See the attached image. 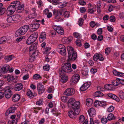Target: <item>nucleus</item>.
Returning a JSON list of instances; mask_svg holds the SVG:
<instances>
[{"label": "nucleus", "mask_w": 124, "mask_h": 124, "mask_svg": "<svg viewBox=\"0 0 124 124\" xmlns=\"http://www.w3.org/2000/svg\"><path fill=\"white\" fill-rule=\"evenodd\" d=\"M67 50L68 54V61H74L76 60L77 57V52L75 51L74 49L70 46L67 47Z\"/></svg>", "instance_id": "obj_1"}, {"label": "nucleus", "mask_w": 124, "mask_h": 124, "mask_svg": "<svg viewBox=\"0 0 124 124\" xmlns=\"http://www.w3.org/2000/svg\"><path fill=\"white\" fill-rule=\"evenodd\" d=\"M63 12V9H62L58 10H54L53 12V15L54 16V18L57 22L62 21V17L63 16L62 14Z\"/></svg>", "instance_id": "obj_2"}, {"label": "nucleus", "mask_w": 124, "mask_h": 124, "mask_svg": "<svg viewBox=\"0 0 124 124\" xmlns=\"http://www.w3.org/2000/svg\"><path fill=\"white\" fill-rule=\"evenodd\" d=\"M29 28V26L24 25L21 27L16 31L15 35L16 36H20L24 34L27 32Z\"/></svg>", "instance_id": "obj_3"}, {"label": "nucleus", "mask_w": 124, "mask_h": 124, "mask_svg": "<svg viewBox=\"0 0 124 124\" xmlns=\"http://www.w3.org/2000/svg\"><path fill=\"white\" fill-rule=\"evenodd\" d=\"M56 51L62 55H65L66 54V48L63 45L60 44L57 47Z\"/></svg>", "instance_id": "obj_4"}, {"label": "nucleus", "mask_w": 124, "mask_h": 124, "mask_svg": "<svg viewBox=\"0 0 124 124\" xmlns=\"http://www.w3.org/2000/svg\"><path fill=\"white\" fill-rule=\"evenodd\" d=\"M80 102L77 101L74 102L70 107L73 109L74 110H75V111L77 112V114H78V112H80Z\"/></svg>", "instance_id": "obj_5"}, {"label": "nucleus", "mask_w": 124, "mask_h": 124, "mask_svg": "<svg viewBox=\"0 0 124 124\" xmlns=\"http://www.w3.org/2000/svg\"><path fill=\"white\" fill-rule=\"evenodd\" d=\"M62 70L65 72H69L71 71V64L67 63L62 65Z\"/></svg>", "instance_id": "obj_6"}, {"label": "nucleus", "mask_w": 124, "mask_h": 124, "mask_svg": "<svg viewBox=\"0 0 124 124\" xmlns=\"http://www.w3.org/2000/svg\"><path fill=\"white\" fill-rule=\"evenodd\" d=\"M80 79V76L79 75L76 74L72 76L70 81L72 83L76 84L79 81Z\"/></svg>", "instance_id": "obj_7"}, {"label": "nucleus", "mask_w": 124, "mask_h": 124, "mask_svg": "<svg viewBox=\"0 0 124 124\" xmlns=\"http://www.w3.org/2000/svg\"><path fill=\"white\" fill-rule=\"evenodd\" d=\"M12 4H11L8 7L6 11L7 15H11L15 11L16 8Z\"/></svg>", "instance_id": "obj_8"}, {"label": "nucleus", "mask_w": 124, "mask_h": 124, "mask_svg": "<svg viewBox=\"0 0 124 124\" xmlns=\"http://www.w3.org/2000/svg\"><path fill=\"white\" fill-rule=\"evenodd\" d=\"M5 96L7 98H10L12 94V92L10 89L9 86H7L4 88Z\"/></svg>", "instance_id": "obj_9"}, {"label": "nucleus", "mask_w": 124, "mask_h": 124, "mask_svg": "<svg viewBox=\"0 0 124 124\" xmlns=\"http://www.w3.org/2000/svg\"><path fill=\"white\" fill-rule=\"evenodd\" d=\"M37 88L39 94H41L43 93L45 91V89L41 83H39L37 84Z\"/></svg>", "instance_id": "obj_10"}, {"label": "nucleus", "mask_w": 124, "mask_h": 124, "mask_svg": "<svg viewBox=\"0 0 124 124\" xmlns=\"http://www.w3.org/2000/svg\"><path fill=\"white\" fill-rule=\"evenodd\" d=\"M74 93L75 90L72 88L67 89L65 90L64 92L65 94L68 96L73 95Z\"/></svg>", "instance_id": "obj_11"}, {"label": "nucleus", "mask_w": 124, "mask_h": 124, "mask_svg": "<svg viewBox=\"0 0 124 124\" xmlns=\"http://www.w3.org/2000/svg\"><path fill=\"white\" fill-rule=\"evenodd\" d=\"M74 112L72 110H70L68 112V114L69 116L71 118L73 119H75L76 117V116L78 115L80 112H78V114H77L75 111V110H74Z\"/></svg>", "instance_id": "obj_12"}, {"label": "nucleus", "mask_w": 124, "mask_h": 124, "mask_svg": "<svg viewBox=\"0 0 124 124\" xmlns=\"http://www.w3.org/2000/svg\"><path fill=\"white\" fill-rule=\"evenodd\" d=\"M91 84V82H87L84 84L81 87L80 90L83 91L86 90L90 86Z\"/></svg>", "instance_id": "obj_13"}, {"label": "nucleus", "mask_w": 124, "mask_h": 124, "mask_svg": "<svg viewBox=\"0 0 124 124\" xmlns=\"http://www.w3.org/2000/svg\"><path fill=\"white\" fill-rule=\"evenodd\" d=\"M38 33L37 32H34L29 37L32 43L35 42L37 39L38 38Z\"/></svg>", "instance_id": "obj_14"}, {"label": "nucleus", "mask_w": 124, "mask_h": 124, "mask_svg": "<svg viewBox=\"0 0 124 124\" xmlns=\"http://www.w3.org/2000/svg\"><path fill=\"white\" fill-rule=\"evenodd\" d=\"M31 29H33L34 31L37 30L39 27L40 24L39 23L30 24L28 25Z\"/></svg>", "instance_id": "obj_15"}, {"label": "nucleus", "mask_w": 124, "mask_h": 124, "mask_svg": "<svg viewBox=\"0 0 124 124\" xmlns=\"http://www.w3.org/2000/svg\"><path fill=\"white\" fill-rule=\"evenodd\" d=\"M23 88V84L21 83H19L15 85L14 89L16 91H19L21 90Z\"/></svg>", "instance_id": "obj_16"}, {"label": "nucleus", "mask_w": 124, "mask_h": 124, "mask_svg": "<svg viewBox=\"0 0 124 124\" xmlns=\"http://www.w3.org/2000/svg\"><path fill=\"white\" fill-rule=\"evenodd\" d=\"M88 112L90 116L93 117L95 115L96 111L94 108H91L89 109Z\"/></svg>", "instance_id": "obj_17"}, {"label": "nucleus", "mask_w": 124, "mask_h": 124, "mask_svg": "<svg viewBox=\"0 0 124 124\" xmlns=\"http://www.w3.org/2000/svg\"><path fill=\"white\" fill-rule=\"evenodd\" d=\"M13 22H17L20 21L21 19V16L19 15L12 16Z\"/></svg>", "instance_id": "obj_18"}, {"label": "nucleus", "mask_w": 124, "mask_h": 124, "mask_svg": "<svg viewBox=\"0 0 124 124\" xmlns=\"http://www.w3.org/2000/svg\"><path fill=\"white\" fill-rule=\"evenodd\" d=\"M16 109V108L14 107H11L9 108L7 110L6 113V115L8 116L9 114L14 113Z\"/></svg>", "instance_id": "obj_19"}, {"label": "nucleus", "mask_w": 124, "mask_h": 124, "mask_svg": "<svg viewBox=\"0 0 124 124\" xmlns=\"http://www.w3.org/2000/svg\"><path fill=\"white\" fill-rule=\"evenodd\" d=\"M20 98V95L18 94H15L13 95L12 100L15 102H16L18 101Z\"/></svg>", "instance_id": "obj_20"}, {"label": "nucleus", "mask_w": 124, "mask_h": 124, "mask_svg": "<svg viewBox=\"0 0 124 124\" xmlns=\"http://www.w3.org/2000/svg\"><path fill=\"white\" fill-rule=\"evenodd\" d=\"M108 97L116 100L117 101H119V99L116 95L111 93H109L108 94Z\"/></svg>", "instance_id": "obj_21"}, {"label": "nucleus", "mask_w": 124, "mask_h": 124, "mask_svg": "<svg viewBox=\"0 0 124 124\" xmlns=\"http://www.w3.org/2000/svg\"><path fill=\"white\" fill-rule=\"evenodd\" d=\"M46 34L45 32H43L41 33L39 37V40L40 42H42L46 39Z\"/></svg>", "instance_id": "obj_22"}, {"label": "nucleus", "mask_w": 124, "mask_h": 124, "mask_svg": "<svg viewBox=\"0 0 124 124\" xmlns=\"http://www.w3.org/2000/svg\"><path fill=\"white\" fill-rule=\"evenodd\" d=\"M9 66L8 65H6V66H2L0 68V70L4 73L8 71L9 69Z\"/></svg>", "instance_id": "obj_23"}, {"label": "nucleus", "mask_w": 124, "mask_h": 124, "mask_svg": "<svg viewBox=\"0 0 124 124\" xmlns=\"http://www.w3.org/2000/svg\"><path fill=\"white\" fill-rule=\"evenodd\" d=\"M113 72L114 74L116 76L119 77H123L124 76V73L117 72L116 70H113Z\"/></svg>", "instance_id": "obj_24"}, {"label": "nucleus", "mask_w": 124, "mask_h": 124, "mask_svg": "<svg viewBox=\"0 0 124 124\" xmlns=\"http://www.w3.org/2000/svg\"><path fill=\"white\" fill-rule=\"evenodd\" d=\"M24 6L23 4H20V6H19L16 8V11L18 13H21L23 11Z\"/></svg>", "instance_id": "obj_25"}, {"label": "nucleus", "mask_w": 124, "mask_h": 124, "mask_svg": "<svg viewBox=\"0 0 124 124\" xmlns=\"http://www.w3.org/2000/svg\"><path fill=\"white\" fill-rule=\"evenodd\" d=\"M68 80V76L66 75H63L62 76L60 81L63 83H66Z\"/></svg>", "instance_id": "obj_26"}, {"label": "nucleus", "mask_w": 124, "mask_h": 124, "mask_svg": "<svg viewBox=\"0 0 124 124\" xmlns=\"http://www.w3.org/2000/svg\"><path fill=\"white\" fill-rule=\"evenodd\" d=\"M20 2L18 0H16L13 1L11 3V4H12L14 6V7L17 8L19 6H20Z\"/></svg>", "instance_id": "obj_27"}, {"label": "nucleus", "mask_w": 124, "mask_h": 124, "mask_svg": "<svg viewBox=\"0 0 124 124\" xmlns=\"http://www.w3.org/2000/svg\"><path fill=\"white\" fill-rule=\"evenodd\" d=\"M37 43H35L31 45L29 47V51H31L35 50L37 49Z\"/></svg>", "instance_id": "obj_28"}, {"label": "nucleus", "mask_w": 124, "mask_h": 124, "mask_svg": "<svg viewBox=\"0 0 124 124\" xmlns=\"http://www.w3.org/2000/svg\"><path fill=\"white\" fill-rule=\"evenodd\" d=\"M86 103L87 106H90L92 105L93 103V101L91 99H88L86 100Z\"/></svg>", "instance_id": "obj_29"}, {"label": "nucleus", "mask_w": 124, "mask_h": 124, "mask_svg": "<svg viewBox=\"0 0 124 124\" xmlns=\"http://www.w3.org/2000/svg\"><path fill=\"white\" fill-rule=\"evenodd\" d=\"M5 78H7L8 81L9 82L11 81L14 82L13 81L15 79V78L14 77L11 75H8L7 76L5 77Z\"/></svg>", "instance_id": "obj_30"}, {"label": "nucleus", "mask_w": 124, "mask_h": 124, "mask_svg": "<svg viewBox=\"0 0 124 124\" xmlns=\"http://www.w3.org/2000/svg\"><path fill=\"white\" fill-rule=\"evenodd\" d=\"M107 118L109 120H114L115 119V117L113 114L110 113L108 116Z\"/></svg>", "instance_id": "obj_31"}, {"label": "nucleus", "mask_w": 124, "mask_h": 124, "mask_svg": "<svg viewBox=\"0 0 124 124\" xmlns=\"http://www.w3.org/2000/svg\"><path fill=\"white\" fill-rule=\"evenodd\" d=\"M113 85L111 84H108L105 85L104 86V88L107 89L112 90L113 89Z\"/></svg>", "instance_id": "obj_32"}, {"label": "nucleus", "mask_w": 124, "mask_h": 124, "mask_svg": "<svg viewBox=\"0 0 124 124\" xmlns=\"http://www.w3.org/2000/svg\"><path fill=\"white\" fill-rule=\"evenodd\" d=\"M27 95L30 98H32L34 96L31 90L29 89L27 90Z\"/></svg>", "instance_id": "obj_33"}, {"label": "nucleus", "mask_w": 124, "mask_h": 124, "mask_svg": "<svg viewBox=\"0 0 124 124\" xmlns=\"http://www.w3.org/2000/svg\"><path fill=\"white\" fill-rule=\"evenodd\" d=\"M103 95V93L100 91H97L94 94V96L95 97H101Z\"/></svg>", "instance_id": "obj_34"}, {"label": "nucleus", "mask_w": 124, "mask_h": 124, "mask_svg": "<svg viewBox=\"0 0 124 124\" xmlns=\"http://www.w3.org/2000/svg\"><path fill=\"white\" fill-rule=\"evenodd\" d=\"M75 102V100L74 98H70L68 101V106H71V105L74 103V102Z\"/></svg>", "instance_id": "obj_35"}, {"label": "nucleus", "mask_w": 124, "mask_h": 124, "mask_svg": "<svg viewBox=\"0 0 124 124\" xmlns=\"http://www.w3.org/2000/svg\"><path fill=\"white\" fill-rule=\"evenodd\" d=\"M13 56L12 55H9L6 56L5 59L7 62H9L11 61L13 58Z\"/></svg>", "instance_id": "obj_36"}, {"label": "nucleus", "mask_w": 124, "mask_h": 124, "mask_svg": "<svg viewBox=\"0 0 124 124\" xmlns=\"http://www.w3.org/2000/svg\"><path fill=\"white\" fill-rule=\"evenodd\" d=\"M120 98L124 100V93L122 91H120L119 93Z\"/></svg>", "instance_id": "obj_37"}, {"label": "nucleus", "mask_w": 124, "mask_h": 124, "mask_svg": "<svg viewBox=\"0 0 124 124\" xmlns=\"http://www.w3.org/2000/svg\"><path fill=\"white\" fill-rule=\"evenodd\" d=\"M60 29H58L56 32L62 35L64 34V31L63 28L61 27H60Z\"/></svg>", "instance_id": "obj_38"}, {"label": "nucleus", "mask_w": 124, "mask_h": 124, "mask_svg": "<svg viewBox=\"0 0 124 124\" xmlns=\"http://www.w3.org/2000/svg\"><path fill=\"white\" fill-rule=\"evenodd\" d=\"M37 14L36 13H32L30 14L28 16V17L29 19H33L34 18L37 16Z\"/></svg>", "instance_id": "obj_39"}, {"label": "nucleus", "mask_w": 124, "mask_h": 124, "mask_svg": "<svg viewBox=\"0 0 124 124\" xmlns=\"http://www.w3.org/2000/svg\"><path fill=\"white\" fill-rule=\"evenodd\" d=\"M118 78H117L116 80L113 81L112 82V85L114 86H117L119 84L118 81Z\"/></svg>", "instance_id": "obj_40"}, {"label": "nucleus", "mask_w": 124, "mask_h": 124, "mask_svg": "<svg viewBox=\"0 0 124 124\" xmlns=\"http://www.w3.org/2000/svg\"><path fill=\"white\" fill-rule=\"evenodd\" d=\"M99 54H95L93 57L94 60L95 61H97L98 59H99Z\"/></svg>", "instance_id": "obj_41"}, {"label": "nucleus", "mask_w": 124, "mask_h": 124, "mask_svg": "<svg viewBox=\"0 0 124 124\" xmlns=\"http://www.w3.org/2000/svg\"><path fill=\"white\" fill-rule=\"evenodd\" d=\"M63 15L65 18H68L69 16L70 13L67 11L64 12L63 10Z\"/></svg>", "instance_id": "obj_42"}, {"label": "nucleus", "mask_w": 124, "mask_h": 124, "mask_svg": "<svg viewBox=\"0 0 124 124\" xmlns=\"http://www.w3.org/2000/svg\"><path fill=\"white\" fill-rule=\"evenodd\" d=\"M6 10L5 8H0V15L3 14Z\"/></svg>", "instance_id": "obj_43"}, {"label": "nucleus", "mask_w": 124, "mask_h": 124, "mask_svg": "<svg viewBox=\"0 0 124 124\" xmlns=\"http://www.w3.org/2000/svg\"><path fill=\"white\" fill-rule=\"evenodd\" d=\"M85 120V117L83 115H81L79 117V121L81 123H82Z\"/></svg>", "instance_id": "obj_44"}, {"label": "nucleus", "mask_w": 124, "mask_h": 124, "mask_svg": "<svg viewBox=\"0 0 124 124\" xmlns=\"http://www.w3.org/2000/svg\"><path fill=\"white\" fill-rule=\"evenodd\" d=\"M7 21L9 23H13V21L12 16H9L8 17L7 19Z\"/></svg>", "instance_id": "obj_45"}, {"label": "nucleus", "mask_w": 124, "mask_h": 124, "mask_svg": "<svg viewBox=\"0 0 124 124\" xmlns=\"http://www.w3.org/2000/svg\"><path fill=\"white\" fill-rule=\"evenodd\" d=\"M40 78V75L38 74H36L33 77V79L36 80H37Z\"/></svg>", "instance_id": "obj_46"}, {"label": "nucleus", "mask_w": 124, "mask_h": 124, "mask_svg": "<svg viewBox=\"0 0 124 124\" xmlns=\"http://www.w3.org/2000/svg\"><path fill=\"white\" fill-rule=\"evenodd\" d=\"M73 35L75 37L77 38H80L81 37L79 33L77 32L74 33Z\"/></svg>", "instance_id": "obj_47"}, {"label": "nucleus", "mask_w": 124, "mask_h": 124, "mask_svg": "<svg viewBox=\"0 0 124 124\" xmlns=\"http://www.w3.org/2000/svg\"><path fill=\"white\" fill-rule=\"evenodd\" d=\"M50 66L49 65L47 64L43 67V69L46 71H48L49 69Z\"/></svg>", "instance_id": "obj_48"}, {"label": "nucleus", "mask_w": 124, "mask_h": 124, "mask_svg": "<svg viewBox=\"0 0 124 124\" xmlns=\"http://www.w3.org/2000/svg\"><path fill=\"white\" fill-rule=\"evenodd\" d=\"M65 72H64L62 69V68L61 69H60L59 70V73L60 75H61V76H62L63 75H65Z\"/></svg>", "instance_id": "obj_49"}, {"label": "nucleus", "mask_w": 124, "mask_h": 124, "mask_svg": "<svg viewBox=\"0 0 124 124\" xmlns=\"http://www.w3.org/2000/svg\"><path fill=\"white\" fill-rule=\"evenodd\" d=\"M17 122L16 120H15L12 121H9L8 122V124H16Z\"/></svg>", "instance_id": "obj_50"}, {"label": "nucleus", "mask_w": 124, "mask_h": 124, "mask_svg": "<svg viewBox=\"0 0 124 124\" xmlns=\"http://www.w3.org/2000/svg\"><path fill=\"white\" fill-rule=\"evenodd\" d=\"M114 107L111 106L108 108V111L109 112H111L114 110Z\"/></svg>", "instance_id": "obj_51"}, {"label": "nucleus", "mask_w": 124, "mask_h": 124, "mask_svg": "<svg viewBox=\"0 0 124 124\" xmlns=\"http://www.w3.org/2000/svg\"><path fill=\"white\" fill-rule=\"evenodd\" d=\"M99 103V106L101 107H105L106 105V102L100 101Z\"/></svg>", "instance_id": "obj_52"}, {"label": "nucleus", "mask_w": 124, "mask_h": 124, "mask_svg": "<svg viewBox=\"0 0 124 124\" xmlns=\"http://www.w3.org/2000/svg\"><path fill=\"white\" fill-rule=\"evenodd\" d=\"M108 121L107 119L106 118H103L101 119V122L104 124H106Z\"/></svg>", "instance_id": "obj_53"}, {"label": "nucleus", "mask_w": 124, "mask_h": 124, "mask_svg": "<svg viewBox=\"0 0 124 124\" xmlns=\"http://www.w3.org/2000/svg\"><path fill=\"white\" fill-rule=\"evenodd\" d=\"M81 42V41L79 39H77L76 41V44L80 46H82Z\"/></svg>", "instance_id": "obj_54"}, {"label": "nucleus", "mask_w": 124, "mask_h": 124, "mask_svg": "<svg viewBox=\"0 0 124 124\" xmlns=\"http://www.w3.org/2000/svg\"><path fill=\"white\" fill-rule=\"evenodd\" d=\"M100 102V101H99L98 100L95 101L94 103V106L96 107H98L99 106H100V103H99Z\"/></svg>", "instance_id": "obj_55"}, {"label": "nucleus", "mask_w": 124, "mask_h": 124, "mask_svg": "<svg viewBox=\"0 0 124 124\" xmlns=\"http://www.w3.org/2000/svg\"><path fill=\"white\" fill-rule=\"evenodd\" d=\"M84 20L82 18H80L79 21V25L80 26H81L82 25L83 23Z\"/></svg>", "instance_id": "obj_56"}, {"label": "nucleus", "mask_w": 124, "mask_h": 124, "mask_svg": "<svg viewBox=\"0 0 124 124\" xmlns=\"http://www.w3.org/2000/svg\"><path fill=\"white\" fill-rule=\"evenodd\" d=\"M110 21L111 22H114L115 21V18L114 16H111L109 18Z\"/></svg>", "instance_id": "obj_57"}, {"label": "nucleus", "mask_w": 124, "mask_h": 124, "mask_svg": "<svg viewBox=\"0 0 124 124\" xmlns=\"http://www.w3.org/2000/svg\"><path fill=\"white\" fill-rule=\"evenodd\" d=\"M118 81L119 82V84H121L122 85H124V79H120L118 78Z\"/></svg>", "instance_id": "obj_58"}, {"label": "nucleus", "mask_w": 124, "mask_h": 124, "mask_svg": "<svg viewBox=\"0 0 124 124\" xmlns=\"http://www.w3.org/2000/svg\"><path fill=\"white\" fill-rule=\"evenodd\" d=\"M90 26L92 28L94 27L96 25L95 22L93 21H91L90 23Z\"/></svg>", "instance_id": "obj_59"}, {"label": "nucleus", "mask_w": 124, "mask_h": 124, "mask_svg": "<svg viewBox=\"0 0 124 124\" xmlns=\"http://www.w3.org/2000/svg\"><path fill=\"white\" fill-rule=\"evenodd\" d=\"M110 51V49L109 48H106L105 50V53L107 54H108Z\"/></svg>", "instance_id": "obj_60"}, {"label": "nucleus", "mask_w": 124, "mask_h": 124, "mask_svg": "<svg viewBox=\"0 0 124 124\" xmlns=\"http://www.w3.org/2000/svg\"><path fill=\"white\" fill-rule=\"evenodd\" d=\"M60 27L57 26H53V28L54 30L57 32L58 29H60Z\"/></svg>", "instance_id": "obj_61"}, {"label": "nucleus", "mask_w": 124, "mask_h": 124, "mask_svg": "<svg viewBox=\"0 0 124 124\" xmlns=\"http://www.w3.org/2000/svg\"><path fill=\"white\" fill-rule=\"evenodd\" d=\"M42 101L41 99H40L39 101H38L36 103V104L37 105H40L42 104Z\"/></svg>", "instance_id": "obj_62"}, {"label": "nucleus", "mask_w": 124, "mask_h": 124, "mask_svg": "<svg viewBox=\"0 0 124 124\" xmlns=\"http://www.w3.org/2000/svg\"><path fill=\"white\" fill-rule=\"evenodd\" d=\"M119 17L121 19H124V13H120L119 15Z\"/></svg>", "instance_id": "obj_63"}, {"label": "nucleus", "mask_w": 124, "mask_h": 124, "mask_svg": "<svg viewBox=\"0 0 124 124\" xmlns=\"http://www.w3.org/2000/svg\"><path fill=\"white\" fill-rule=\"evenodd\" d=\"M45 122V118H42L39 122L38 124H43Z\"/></svg>", "instance_id": "obj_64"}]
</instances>
